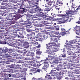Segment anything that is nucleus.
Instances as JSON below:
<instances>
[{
	"label": "nucleus",
	"mask_w": 80,
	"mask_h": 80,
	"mask_svg": "<svg viewBox=\"0 0 80 80\" xmlns=\"http://www.w3.org/2000/svg\"><path fill=\"white\" fill-rule=\"evenodd\" d=\"M13 49H10L9 51H8V48L6 47H4L2 49V53L0 54V62H2V61L8 60V58L5 56H3V55H6L8 57L12 58V56H14V53L12 52Z\"/></svg>",
	"instance_id": "nucleus-1"
},
{
	"label": "nucleus",
	"mask_w": 80,
	"mask_h": 80,
	"mask_svg": "<svg viewBox=\"0 0 80 80\" xmlns=\"http://www.w3.org/2000/svg\"><path fill=\"white\" fill-rule=\"evenodd\" d=\"M64 17L62 18H57L56 20H58L59 22H58V23L59 24H60L61 23H66V22H70L71 21V18H70L69 20V19H67L66 18H67V15L65 16V15H63Z\"/></svg>",
	"instance_id": "nucleus-2"
},
{
	"label": "nucleus",
	"mask_w": 80,
	"mask_h": 80,
	"mask_svg": "<svg viewBox=\"0 0 80 80\" xmlns=\"http://www.w3.org/2000/svg\"><path fill=\"white\" fill-rule=\"evenodd\" d=\"M45 37H46V36H45V33L41 34V33H39L37 34V38H39L38 40L40 41H42V40H44Z\"/></svg>",
	"instance_id": "nucleus-3"
},
{
	"label": "nucleus",
	"mask_w": 80,
	"mask_h": 80,
	"mask_svg": "<svg viewBox=\"0 0 80 80\" xmlns=\"http://www.w3.org/2000/svg\"><path fill=\"white\" fill-rule=\"evenodd\" d=\"M27 9L23 8H22V7H20V9H19L16 13H18L19 14H20V13L22 14L24 12H27Z\"/></svg>",
	"instance_id": "nucleus-4"
},
{
	"label": "nucleus",
	"mask_w": 80,
	"mask_h": 80,
	"mask_svg": "<svg viewBox=\"0 0 80 80\" xmlns=\"http://www.w3.org/2000/svg\"><path fill=\"white\" fill-rule=\"evenodd\" d=\"M57 70H56L52 69L51 70L50 73H48L47 74L46 77H47V78L48 79H51L52 77H51V75L52 74H53L54 72H56Z\"/></svg>",
	"instance_id": "nucleus-5"
},
{
	"label": "nucleus",
	"mask_w": 80,
	"mask_h": 80,
	"mask_svg": "<svg viewBox=\"0 0 80 80\" xmlns=\"http://www.w3.org/2000/svg\"><path fill=\"white\" fill-rule=\"evenodd\" d=\"M58 59L59 60L57 59H55V58H52V60H53V63H54L56 64H58L59 63H60V60H62V58H59Z\"/></svg>",
	"instance_id": "nucleus-6"
},
{
	"label": "nucleus",
	"mask_w": 80,
	"mask_h": 80,
	"mask_svg": "<svg viewBox=\"0 0 80 80\" xmlns=\"http://www.w3.org/2000/svg\"><path fill=\"white\" fill-rule=\"evenodd\" d=\"M9 40H8V41L6 40H4V41H2V42H1L0 44H8V45H9L10 46H11V47H15V46H14V45H13L11 44H10L9 43Z\"/></svg>",
	"instance_id": "nucleus-7"
},
{
	"label": "nucleus",
	"mask_w": 80,
	"mask_h": 80,
	"mask_svg": "<svg viewBox=\"0 0 80 80\" xmlns=\"http://www.w3.org/2000/svg\"><path fill=\"white\" fill-rule=\"evenodd\" d=\"M14 77L15 78H19V80H26V78H24L22 76H19L18 74H15L14 76Z\"/></svg>",
	"instance_id": "nucleus-8"
},
{
	"label": "nucleus",
	"mask_w": 80,
	"mask_h": 80,
	"mask_svg": "<svg viewBox=\"0 0 80 80\" xmlns=\"http://www.w3.org/2000/svg\"><path fill=\"white\" fill-rule=\"evenodd\" d=\"M53 46H49L48 45V47H47V49L46 50L45 53H47V52L48 51H52L53 50Z\"/></svg>",
	"instance_id": "nucleus-9"
},
{
	"label": "nucleus",
	"mask_w": 80,
	"mask_h": 80,
	"mask_svg": "<svg viewBox=\"0 0 80 80\" xmlns=\"http://www.w3.org/2000/svg\"><path fill=\"white\" fill-rule=\"evenodd\" d=\"M8 34L5 33L4 35H2V36L1 38L2 39H4V40H7V39H8V40L10 39V38L8 37Z\"/></svg>",
	"instance_id": "nucleus-10"
},
{
	"label": "nucleus",
	"mask_w": 80,
	"mask_h": 80,
	"mask_svg": "<svg viewBox=\"0 0 80 80\" xmlns=\"http://www.w3.org/2000/svg\"><path fill=\"white\" fill-rule=\"evenodd\" d=\"M50 37H51V39L52 41L53 42H57V38H55V36L54 35H53L52 34L51 35L49 36Z\"/></svg>",
	"instance_id": "nucleus-11"
},
{
	"label": "nucleus",
	"mask_w": 80,
	"mask_h": 80,
	"mask_svg": "<svg viewBox=\"0 0 80 80\" xmlns=\"http://www.w3.org/2000/svg\"><path fill=\"white\" fill-rule=\"evenodd\" d=\"M78 26H76L74 28V31L76 32V33L77 35L80 36V34H79V32H78V31L77 32V31L79 30V28H78Z\"/></svg>",
	"instance_id": "nucleus-12"
},
{
	"label": "nucleus",
	"mask_w": 80,
	"mask_h": 80,
	"mask_svg": "<svg viewBox=\"0 0 80 80\" xmlns=\"http://www.w3.org/2000/svg\"><path fill=\"white\" fill-rule=\"evenodd\" d=\"M18 14H19V13H17V14L13 15L14 18L15 20H18V19L20 18V15Z\"/></svg>",
	"instance_id": "nucleus-13"
},
{
	"label": "nucleus",
	"mask_w": 80,
	"mask_h": 80,
	"mask_svg": "<svg viewBox=\"0 0 80 80\" xmlns=\"http://www.w3.org/2000/svg\"><path fill=\"white\" fill-rule=\"evenodd\" d=\"M43 7H44L46 8L45 9V10L46 11H50V10H51V9L47 5V4H45L44 5H42Z\"/></svg>",
	"instance_id": "nucleus-14"
},
{
	"label": "nucleus",
	"mask_w": 80,
	"mask_h": 80,
	"mask_svg": "<svg viewBox=\"0 0 80 80\" xmlns=\"http://www.w3.org/2000/svg\"><path fill=\"white\" fill-rule=\"evenodd\" d=\"M56 15L57 16H58V17H63L64 16V15L63 14H55V13L53 14V15H52V17H51V18H55V17H57V16H56Z\"/></svg>",
	"instance_id": "nucleus-15"
},
{
	"label": "nucleus",
	"mask_w": 80,
	"mask_h": 80,
	"mask_svg": "<svg viewBox=\"0 0 80 80\" xmlns=\"http://www.w3.org/2000/svg\"><path fill=\"white\" fill-rule=\"evenodd\" d=\"M77 42V39H74L72 41H70L68 43L69 45H73L75 43H76Z\"/></svg>",
	"instance_id": "nucleus-16"
},
{
	"label": "nucleus",
	"mask_w": 80,
	"mask_h": 80,
	"mask_svg": "<svg viewBox=\"0 0 80 80\" xmlns=\"http://www.w3.org/2000/svg\"><path fill=\"white\" fill-rule=\"evenodd\" d=\"M53 48V52H57V51H58L59 50V48H58V47L56 46V45L54 46Z\"/></svg>",
	"instance_id": "nucleus-17"
},
{
	"label": "nucleus",
	"mask_w": 80,
	"mask_h": 80,
	"mask_svg": "<svg viewBox=\"0 0 80 80\" xmlns=\"http://www.w3.org/2000/svg\"><path fill=\"white\" fill-rule=\"evenodd\" d=\"M68 50L67 51V53L68 55H72V49L69 48L67 49Z\"/></svg>",
	"instance_id": "nucleus-18"
},
{
	"label": "nucleus",
	"mask_w": 80,
	"mask_h": 80,
	"mask_svg": "<svg viewBox=\"0 0 80 80\" xmlns=\"http://www.w3.org/2000/svg\"><path fill=\"white\" fill-rule=\"evenodd\" d=\"M27 17L28 18H33V17L32 15V14H30V13H28L27 14Z\"/></svg>",
	"instance_id": "nucleus-19"
},
{
	"label": "nucleus",
	"mask_w": 80,
	"mask_h": 80,
	"mask_svg": "<svg viewBox=\"0 0 80 80\" xmlns=\"http://www.w3.org/2000/svg\"><path fill=\"white\" fill-rule=\"evenodd\" d=\"M33 7H36V8H37V10H39V11H41L42 10V9H41V8L38 7V6L36 5H34L33 6Z\"/></svg>",
	"instance_id": "nucleus-20"
},
{
	"label": "nucleus",
	"mask_w": 80,
	"mask_h": 80,
	"mask_svg": "<svg viewBox=\"0 0 80 80\" xmlns=\"http://www.w3.org/2000/svg\"><path fill=\"white\" fill-rule=\"evenodd\" d=\"M28 58L29 60H33V61H36V60H37L36 58H34L29 57Z\"/></svg>",
	"instance_id": "nucleus-21"
},
{
	"label": "nucleus",
	"mask_w": 80,
	"mask_h": 80,
	"mask_svg": "<svg viewBox=\"0 0 80 80\" xmlns=\"http://www.w3.org/2000/svg\"><path fill=\"white\" fill-rule=\"evenodd\" d=\"M47 68H48V66L47 64H44L42 69H44V70H46V69H47Z\"/></svg>",
	"instance_id": "nucleus-22"
},
{
	"label": "nucleus",
	"mask_w": 80,
	"mask_h": 80,
	"mask_svg": "<svg viewBox=\"0 0 80 80\" xmlns=\"http://www.w3.org/2000/svg\"><path fill=\"white\" fill-rule=\"evenodd\" d=\"M40 49H37V52H36V54L38 55H40L42 53V52L39 51Z\"/></svg>",
	"instance_id": "nucleus-23"
},
{
	"label": "nucleus",
	"mask_w": 80,
	"mask_h": 80,
	"mask_svg": "<svg viewBox=\"0 0 80 80\" xmlns=\"http://www.w3.org/2000/svg\"><path fill=\"white\" fill-rule=\"evenodd\" d=\"M46 53H48V54L49 55H52L53 53V51H48Z\"/></svg>",
	"instance_id": "nucleus-24"
},
{
	"label": "nucleus",
	"mask_w": 80,
	"mask_h": 80,
	"mask_svg": "<svg viewBox=\"0 0 80 80\" xmlns=\"http://www.w3.org/2000/svg\"><path fill=\"white\" fill-rule=\"evenodd\" d=\"M58 4H59L58 2L56 3L55 2H54L53 5L55 6V7H58Z\"/></svg>",
	"instance_id": "nucleus-25"
},
{
	"label": "nucleus",
	"mask_w": 80,
	"mask_h": 80,
	"mask_svg": "<svg viewBox=\"0 0 80 80\" xmlns=\"http://www.w3.org/2000/svg\"><path fill=\"white\" fill-rule=\"evenodd\" d=\"M25 47V48H28V47H29V44L25 43L23 45Z\"/></svg>",
	"instance_id": "nucleus-26"
},
{
	"label": "nucleus",
	"mask_w": 80,
	"mask_h": 80,
	"mask_svg": "<svg viewBox=\"0 0 80 80\" xmlns=\"http://www.w3.org/2000/svg\"><path fill=\"white\" fill-rule=\"evenodd\" d=\"M62 71H60L59 72H56L55 73V74L56 75H62Z\"/></svg>",
	"instance_id": "nucleus-27"
},
{
	"label": "nucleus",
	"mask_w": 80,
	"mask_h": 80,
	"mask_svg": "<svg viewBox=\"0 0 80 80\" xmlns=\"http://www.w3.org/2000/svg\"><path fill=\"white\" fill-rule=\"evenodd\" d=\"M30 57H34L35 54L34 52H31L30 54L28 55Z\"/></svg>",
	"instance_id": "nucleus-28"
},
{
	"label": "nucleus",
	"mask_w": 80,
	"mask_h": 80,
	"mask_svg": "<svg viewBox=\"0 0 80 80\" xmlns=\"http://www.w3.org/2000/svg\"><path fill=\"white\" fill-rule=\"evenodd\" d=\"M50 44H51V45H53L52 47H54L55 46V45H55V43L54 42H52V41L50 42Z\"/></svg>",
	"instance_id": "nucleus-29"
},
{
	"label": "nucleus",
	"mask_w": 80,
	"mask_h": 80,
	"mask_svg": "<svg viewBox=\"0 0 80 80\" xmlns=\"http://www.w3.org/2000/svg\"><path fill=\"white\" fill-rule=\"evenodd\" d=\"M33 71H34L33 69L30 70V72H31V73H29V74H30L31 75H32L33 73L34 74H35V72H33Z\"/></svg>",
	"instance_id": "nucleus-30"
},
{
	"label": "nucleus",
	"mask_w": 80,
	"mask_h": 80,
	"mask_svg": "<svg viewBox=\"0 0 80 80\" xmlns=\"http://www.w3.org/2000/svg\"><path fill=\"white\" fill-rule=\"evenodd\" d=\"M55 70H56L57 71H59L60 70V67H55Z\"/></svg>",
	"instance_id": "nucleus-31"
},
{
	"label": "nucleus",
	"mask_w": 80,
	"mask_h": 80,
	"mask_svg": "<svg viewBox=\"0 0 80 80\" xmlns=\"http://www.w3.org/2000/svg\"><path fill=\"white\" fill-rule=\"evenodd\" d=\"M46 5H48V6H49V5L51 6V5H52V3H51V1H50V2H48V3Z\"/></svg>",
	"instance_id": "nucleus-32"
},
{
	"label": "nucleus",
	"mask_w": 80,
	"mask_h": 80,
	"mask_svg": "<svg viewBox=\"0 0 80 80\" xmlns=\"http://www.w3.org/2000/svg\"><path fill=\"white\" fill-rule=\"evenodd\" d=\"M31 35L32 37H35V32H32V33L31 34Z\"/></svg>",
	"instance_id": "nucleus-33"
},
{
	"label": "nucleus",
	"mask_w": 80,
	"mask_h": 80,
	"mask_svg": "<svg viewBox=\"0 0 80 80\" xmlns=\"http://www.w3.org/2000/svg\"><path fill=\"white\" fill-rule=\"evenodd\" d=\"M2 5H8V3H7V2H2L1 4Z\"/></svg>",
	"instance_id": "nucleus-34"
},
{
	"label": "nucleus",
	"mask_w": 80,
	"mask_h": 80,
	"mask_svg": "<svg viewBox=\"0 0 80 80\" xmlns=\"http://www.w3.org/2000/svg\"><path fill=\"white\" fill-rule=\"evenodd\" d=\"M62 57H63L64 58H65V57H66V53H64L62 55Z\"/></svg>",
	"instance_id": "nucleus-35"
},
{
	"label": "nucleus",
	"mask_w": 80,
	"mask_h": 80,
	"mask_svg": "<svg viewBox=\"0 0 80 80\" xmlns=\"http://www.w3.org/2000/svg\"><path fill=\"white\" fill-rule=\"evenodd\" d=\"M26 30L27 31V32H31V29H30V28H27L26 29Z\"/></svg>",
	"instance_id": "nucleus-36"
},
{
	"label": "nucleus",
	"mask_w": 80,
	"mask_h": 80,
	"mask_svg": "<svg viewBox=\"0 0 80 80\" xmlns=\"http://www.w3.org/2000/svg\"><path fill=\"white\" fill-rule=\"evenodd\" d=\"M72 45V46H73V47H74V48H77L78 47V45Z\"/></svg>",
	"instance_id": "nucleus-37"
},
{
	"label": "nucleus",
	"mask_w": 80,
	"mask_h": 80,
	"mask_svg": "<svg viewBox=\"0 0 80 80\" xmlns=\"http://www.w3.org/2000/svg\"><path fill=\"white\" fill-rule=\"evenodd\" d=\"M23 72H25L27 70V68H23Z\"/></svg>",
	"instance_id": "nucleus-38"
},
{
	"label": "nucleus",
	"mask_w": 80,
	"mask_h": 80,
	"mask_svg": "<svg viewBox=\"0 0 80 80\" xmlns=\"http://www.w3.org/2000/svg\"><path fill=\"white\" fill-rule=\"evenodd\" d=\"M71 57H72V58H75L77 57V56L76 55H73L71 56Z\"/></svg>",
	"instance_id": "nucleus-39"
},
{
	"label": "nucleus",
	"mask_w": 80,
	"mask_h": 80,
	"mask_svg": "<svg viewBox=\"0 0 80 80\" xmlns=\"http://www.w3.org/2000/svg\"><path fill=\"white\" fill-rule=\"evenodd\" d=\"M26 25L27 26H25V28H26L30 27V25L29 24H26Z\"/></svg>",
	"instance_id": "nucleus-40"
},
{
	"label": "nucleus",
	"mask_w": 80,
	"mask_h": 80,
	"mask_svg": "<svg viewBox=\"0 0 80 80\" xmlns=\"http://www.w3.org/2000/svg\"><path fill=\"white\" fill-rule=\"evenodd\" d=\"M2 40H4V39H2V36H1L0 37V43H1V42H2Z\"/></svg>",
	"instance_id": "nucleus-41"
},
{
	"label": "nucleus",
	"mask_w": 80,
	"mask_h": 80,
	"mask_svg": "<svg viewBox=\"0 0 80 80\" xmlns=\"http://www.w3.org/2000/svg\"><path fill=\"white\" fill-rule=\"evenodd\" d=\"M55 29L56 30H60V28L58 27H56L55 28Z\"/></svg>",
	"instance_id": "nucleus-42"
},
{
	"label": "nucleus",
	"mask_w": 80,
	"mask_h": 80,
	"mask_svg": "<svg viewBox=\"0 0 80 80\" xmlns=\"http://www.w3.org/2000/svg\"><path fill=\"white\" fill-rule=\"evenodd\" d=\"M17 4H16V5L13 4V6H14V7H14V8H15V9H16L17 8L16 7V6H17Z\"/></svg>",
	"instance_id": "nucleus-43"
},
{
	"label": "nucleus",
	"mask_w": 80,
	"mask_h": 80,
	"mask_svg": "<svg viewBox=\"0 0 80 80\" xmlns=\"http://www.w3.org/2000/svg\"><path fill=\"white\" fill-rule=\"evenodd\" d=\"M52 74H51V76H53L52 77V78H53V79H56V78H55V76L54 75H53Z\"/></svg>",
	"instance_id": "nucleus-44"
},
{
	"label": "nucleus",
	"mask_w": 80,
	"mask_h": 80,
	"mask_svg": "<svg viewBox=\"0 0 80 80\" xmlns=\"http://www.w3.org/2000/svg\"><path fill=\"white\" fill-rule=\"evenodd\" d=\"M38 80H45V79H43L42 78H38Z\"/></svg>",
	"instance_id": "nucleus-45"
},
{
	"label": "nucleus",
	"mask_w": 80,
	"mask_h": 80,
	"mask_svg": "<svg viewBox=\"0 0 80 80\" xmlns=\"http://www.w3.org/2000/svg\"><path fill=\"white\" fill-rule=\"evenodd\" d=\"M53 33H55V34H56V35H58L59 33V32H55V31H54L53 32Z\"/></svg>",
	"instance_id": "nucleus-46"
},
{
	"label": "nucleus",
	"mask_w": 80,
	"mask_h": 80,
	"mask_svg": "<svg viewBox=\"0 0 80 80\" xmlns=\"http://www.w3.org/2000/svg\"><path fill=\"white\" fill-rule=\"evenodd\" d=\"M61 30L62 32H65L66 31V30L65 29L62 28H61Z\"/></svg>",
	"instance_id": "nucleus-47"
},
{
	"label": "nucleus",
	"mask_w": 80,
	"mask_h": 80,
	"mask_svg": "<svg viewBox=\"0 0 80 80\" xmlns=\"http://www.w3.org/2000/svg\"><path fill=\"white\" fill-rule=\"evenodd\" d=\"M66 34H67V33H66L65 32H62V36L63 35H66Z\"/></svg>",
	"instance_id": "nucleus-48"
},
{
	"label": "nucleus",
	"mask_w": 80,
	"mask_h": 80,
	"mask_svg": "<svg viewBox=\"0 0 80 80\" xmlns=\"http://www.w3.org/2000/svg\"><path fill=\"white\" fill-rule=\"evenodd\" d=\"M72 8V9H74V10H75V9H76L75 8H76L75 7H73V6H72V8Z\"/></svg>",
	"instance_id": "nucleus-49"
},
{
	"label": "nucleus",
	"mask_w": 80,
	"mask_h": 80,
	"mask_svg": "<svg viewBox=\"0 0 80 80\" xmlns=\"http://www.w3.org/2000/svg\"><path fill=\"white\" fill-rule=\"evenodd\" d=\"M51 67H55V64H52L51 65Z\"/></svg>",
	"instance_id": "nucleus-50"
},
{
	"label": "nucleus",
	"mask_w": 80,
	"mask_h": 80,
	"mask_svg": "<svg viewBox=\"0 0 80 80\" xmlns=\"http://www.w3.org/2000/svg\"><path fill=\"white\" fill-rule=\"evenodd\" d=\"M22 61L20 60H19L18 61V63H22Z\"/></svg>",
	"instance_id": "nucleus-51"
},
{
	"label": "nucleus",
	"mask_w": 80,
	"mask_h": 80,
	"mask_svg": "<svg viewBox=\"0 0 80 80\" xmlns=\"http://www.w3.org/2000/svg\"><path fill=\"white\" fill-rule=\"evenodd\" d=\"M62 51L63 52H66L65 48H64L63 49H61Z\"/></svg>",
	"instance_id": "nucleus-52"
},
{
	"label": "nucleus",
	"mask_w": 80,
	"mask_h": 80,
	"mask_svg": "<svg viewBox=\"0 0 80 80\" xmlns=\"http://www.w3.org/2000/svg\"><path fill=\"white\" fill-rule=\"evenodd\" d=\"M41 71V70L40 69H37V72H38L39 73H40V72Z\"/></svg>",
	"instance_id": "nucleus-53"
},
{
	"label": "nucleus",
	"mask_w": 80,
	"mask_h": 80,
	"mask_svg": "<svg viewBox=\"0 0 80 80\" xmlns=\"http://www.w3.org/2000/svg\"><path fill=\"white\" fill-rule=\"evenodd\" d=\"M44 63H46L47 64H48V62H47L46 60H45L44 62H43Z\"/></svg>",
	"instance_id": "nucleus-54"
},
{
	"label": "nucleus",
	"mask_w": 80,
	"mask_h": 80,
	"mask_svg": "<svg viewBox=\"0 0 80 80\" xmlns=\"http://www.w3.org/2000/svg\"><path fill=\"white\" fill-rule=\"evenodd\" d=\"M16 52H18V53H20L21 52V51L20 50H18L17 49H16Z\"/></svg>",
	"instance_id": "nucleus-55"
},
{
	"label": "nucleus",
	"mask_w": 80,
	"mask_h": 80,
	"mask_svg": "<svg viewBox=\"0 0 80 80\" xmlns=\"http://www.w3.org/2000/svg\"><path fill=\"white\" fill-rule=\"evenodd\" d=\"M36 58H40V56H38L37 55L36 56Z\"/></svg>",
	"instance_id": "nucleus-56"
},
{
	"label": "nucleus",
	"mask_w": 80,
	"mask_h": 80,
	"mask_svg": "<svg viewBox=\"0 0 80 80\" xmlns=\"http://www.w3.org/2000/svg\"><path fill=\"white\" fill-rule=\"evenodd\" d=\"M1 15H2V16H6V14L5 13H3V14H1Z\"/></svg>",
	"instance_id": "nucleus-57"
},
{
	"label": "nucleus",
	"mask_w": 80,
	"mask_h": 80,
	"mask_svg": "<svg viewBox=\"0 0 80 80\" xmlns=\"http://www.w3.org/2000/svg\"><path fill=\"white\" fill-rule=\"evenodd\" d=\"M38 20H42V18H39L37 19Z\"/></svg>",
	"instance_id": "nucleus-58"
},
{
	"label": "nucleus",
	"mask_w": 80,
	"mask_h": 80,
	"mask_svg": "<svg viewBox=\"0 0 80 80\" xmlns=\"http://www.w3.org/2000/svg\"><path fill=\"white\" fill-rule=\"evenodd\" d=\"M20 38H25V37H24V36H20Z\"/></svg>",
	"instance_id": "nucleus-59"
},
{
	"label": "nucleus",
	"mask_w": 80,
	"mask_h": 80,
	"mask_svg": "<svg viewBox=\"0 0 80 80\" xmlns=\"http://www.w3.org/2000/svg\"><path fill=\"white\" fill-rule=\"evenodd\" d=\"M11 68H14V65H12L11 66Z\"/></svg>",
	"instance_id": "nucleus-60"
},
{
	"label": "nucleus",
	"mask_w": 80,
	"mask_h": 80,
	"mask_svg": "<svg viewBox=\"0 0 80 80\" xmlns=\"http://www.w3.org/2000/svg\"><path fill=\"white\" fill-rule=\"evenodd\" d=\"M27 36H28V37H30V36H31V34H28Z\"/></svg>",
	"instance_id": "nucleus-61"
},
{
	"label": "nucleus",
	"mask_w": 80,
	"mask_h": 80,
	"mask_svg": "<svg viewBox=\"0 0 80 80\" xmlns=\"http://www.w3.org/2000/svg\"><path fill=\"white\" fill-rule=\"evenodd\" d=\"M2 11L0 10V15H1V14H2Z\"/></svg>",
	"instance_id": "nucleus-62"
},
{
	"label": "nucleus",
	"mask_w": 80,
	"mask_h": 80,
	"mask_svg": "<svg viewBox=\"0 0 80 80\" xmlns=\"http://www.w3.org/2000/svg\"><path fill=\"white\" fill-rule=\"evenodd\" d=\"M77 23L78 24H80V21H78L77 22Z\"/></svg>",
	"instance_id": "nucleus-63"
},
{
	"label": "nucleus",
	"mask_w": 80,
	"mask_h": 80,
	"mask_svg": "<svg viewBox=\"0 0 80 80\" xmlns=\"http://www.w3.org/2000/svg\"><path fill=\"white\" fill-rule=\"evenodd\" d=\"M68 77H72V75H71V74H69L68 75Z\"/></svg>",
	"instance_id": "nucleus-64"
}]
</instances>
